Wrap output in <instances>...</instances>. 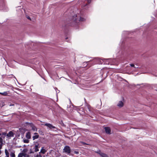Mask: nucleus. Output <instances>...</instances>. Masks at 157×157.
Here are the masks:
<instances>
[{"mask_svg":"<svg viewBox=\"0 0 157 157\" xmlns=\"http://www.w3.org/2000/svg\"><path fill=\"white\" fill-rule=\"evenodd\" d=\"M69 154L71 152V149H70V147H69Z\"/></svg>","mask_w":157,"mask_h":157,"instance_id":"nucleus-34","label":"nucleus"},{"mask_svg":"<svg viewBox=\"0 0 157 157\" xmlns=\"http://www.w3.org/2000/svg\"><path fill=\"white\" fill-rule=\"evenodd\" d=\"M90 61H91V60H90V61H87V62H84V63H88L87 64V65H89V63H90Z\"/></svg>","mask_w":157,"mask_h":157,"instance_id":"nucleus-28","label":"nucleus"},{"mask_svg":"<svg viewBox=\"0 0 157 157\" xmlns=\"http://www.w3.org/2000/svg\"><path fill=\"white\" fill-rule=\"evenodd\" d=\"M36 157H42V156L40 155V154H37L36 155Z\"/></svg>","mask_w":157,"mask_h":157,"instance_id":"nucleus-25","label":"nucleus"},{"mask_svg":"<svg viewBox=\"0 0 157 157\" xmlns=\"http://www.w3.org/2000/svg\"><path fill=\"white\" fill-rule=\"evenodd\" d=\"M117 105L120 108H121L124 106V103L122 101H120Z\"/></svg>","mask_w":157,"mask_h":157,"instance_id":"nucleus-7","label":"nucleus"},{"mask_svg":"<svg viewBox=\"0 0 157 157\" xmlns=\"http://www.w3.org/2000/svg\"><path fill=\"white\" fill-rule=\"evenodd\" d=\"M93 65V64H91L89 66V67H90L91 66H92Z\"/></svg>","mask_w":157,"mask_h":157,"instance_id":"nucleus-36","label":"nucleus"},{"mask_svg":"<svg viewBox=\"0 0 157 157\" xmlns=\"http://www.w3.org/2000/svg\"><path fill=\"white\" fill-rule=\"evenodd\" d=\"M26 151L27 150L26 149H24L23 150V151L24 152H25V151Z\"/></svg>","mask_w":157,"mask_h":157,"instance_id":"nucleus-32","label":"nucleus"},{"mask_svg":"<svg viewBox=\"0 0 157 157\" xmlns=\"http://www.w3.org/2000/svg\"><path fill=\"white\" fill-rule=\"evenodd\" d=\"M69 140H70V139H71V137H69Z\"/></svg>","mask_w":157,"mask_h":157,"instance_id":"nucleus-39","label":"nucleus"},{"mask_svg":"<svg viewBox=\"0 0 157 157\" xmlns=\"http://www.w3.org/2000/svg\"><path fill=\"white\" fill-rule=\"evenodd\" d=\"M87 109H88L89 111L90 112H92V109L90 105H87Z\"/></svg>","mask_w":157,"mask_h":157,"instance_id":"nucleus-15","label":"nucleus"},{"mask_svg":"<svg viewBox=\"0 0 157 157\" xmlns=\"http://www.w3.org/2000/svg\"><path fill=\"white\" fill-rule=\"evenodd\" d=\"M14 135V134L13 132L12 131H10L9 132V133L6 134V136L8 137H13Z\"/></svg>","mask_w":157,"mask_h":157,"instance_id":"nucleus-5","label":"nucleus"},{"mask_svg":"<svg viewBox=\"0 0 157 157\" xmlns=\"http://www.w3.org/2000/svg\"><path fill=\"white\" fill-rule=\"evenodd\" d=\"M80 143L82 144L83 145H90L89 144H87L84 142H83V141H81L80 142Z\"/></svg>","mask_w":157,"mask_h":157,"instance_id":"nucleus-19","label":"nucleus"},{"mask_svg":"<svg viewBox=\"0 0 157 157\" xmlns=\"http://www.w3.org/2000/svg\"><path fill=\"white\" fill-rule=\"evenodd\" d=\"M5 153L6 155V157H9V154L7 150L6 149L5 150Z\"/></svg>","mask_w":157,"mask_h":157,"instance_id":"nucleus-16","label":"nucleus"},{"mask_svg":"<svg viewBox=\"0 0 157 157\" xmlns=\"http://www.w3.org/2000/svg\"><path fill=\"white\" fill-rule=\"evenodd\" d=\"M63 152L69 154V146H65L63 150Z\"/></svg>","mask_w":157,"mask_h":157,"instance_id":"nucleus-3","label":"nucleus"},{"mask_svg":"<svg viewBox=\"0 0 157 157\" xmlns=\"http://www.w3.org/2000/svg\"><path fill=\"white\" fill-rule=\"evenodd\" d=\"M29 157V155L25 153H20L19 154L18 157Z\"/></svg>","mask_w":157,"mask_h":157,"instance_id":"nucleus-2","label":"nucleus"},{"mask_svg":"<svg viewBox=\"0 0 157 157\" xmlns=\"http://www.w3.org/2000/svg\"><path fill=\"white\" fill-rule=\"evenodd\" d=\"M1 149V148H0V149Z\"/></svg>","mask_w":157,"mask_h":157,"instance_id":"nucleus-43","label":"nucleus"},{"mask_svg":"<svg viewBox=\"0 0 157 157\" xmlns=\"http://www.w3.org/2000/svg\"><path fill=\"white\" fill-rule=\"evenodd\" d=\"M14 104H11L10 105V106H14Z\"/></svg>","mask_w":157,"mask_h":157,"instance_id":"nucleus-31","label":"nucleus"},{"mask_svg":"<svg viewBox=\"0 0 157 157\" xmlns=\"http://www.w3.org/2000/svg\"><path fill=\"white\" fill-rule=\"evenodd\" d=\"M2 135H5V136H6V132H3V133H2Z\"/></svg>","mask_w":157,"mask_h":157,"instance_id":"nucleus-29","label":"nucleus"},{"mask_svg":"<svg viewBox=\"0 0 157 157\" xmlns=\"http://www.w3.org/2000/svg\"><path fill=\"white\" fill-rule=\"evenodd\" d=\"M34 135H35L33 137V140L38 139L39 137V135L37 133H35Z\"/></svg>","mask_w":157,"mask_h":157,"instance_id":"nucleus-8","label":"nucleus"},{"mask_svg":"<svg viewBox=\"0 0 157 157\" xmlns=\"http://www.w3.org/2000/svg\"><path fill=\"white\" fill-rule=\"evenodd\" d=\"M39 132L41 134H43V132L41 130H39Z\"/></svg>","mask_w":157,"mask_h":157,"instance_id":"nucleus-26","label":"nucleus"},{"mask_svg":"<svg viewBox=\"0 0 157 157\" xmlns=\"http://www.w3.org/2000/svg\"><path fill=\"white\" fill-rule=\"evenodd\" d=\"M25 137L28 139L31 138V133L30 132H27L26 133Z\"/></svg>","mask_w":157,"mask_h":157,"instance_id":"nucleus-9","label":"nucleus"},{"mask_svg":"<svg viewBox=\"0 0 157 157\" xmlns=\"http://www.w3.org/2000/svg\"><path fill=\"white\" fill-rule=\"evenodd\" d=\"M84 100L85 101H86V99L85 98H84Z\"/></svg>","mask_w":157,"mask_h":157,"instance_id":"nucleus-38","label":"nucleus"},{"mask_svg":"<svg viewBox=\"0 0 157 157\" xmlns=\"http://www.w3.org/2000/svg\"><path fill=\"white\" fill-rule=\"evenodd\" d=\"M104 129L106 133L107 134H111V129L109 127H105L104 128Z\"/></svg>","mask_w":157,"mask_h":157,"instance_id":"nucleus-4","label":"nucleus"},{"mask_svg":"<svg viewBox=\"0 0 157 157\" xmlns=\"http://www.w3.org/2000/svg\"><path fill=\"white\" fill-rule=\"evenodd\" d=\"M8 93V91H6L3 93L0 92V94L4 96H6L7 95Z\"/></svg>","mask_w":157,"mask_h":157,"instance_id":"nucleus-12","label":"nucleus"},{"mask_svg":"<svg viewBox=\"0 0 157 157\" xmlns=\"http://www.w3.org/2000/svg\"><path fill=\"white\" fill-rule=\"evenodd\" d=\"M69 108H70V107H69Z\"/></svg>","mask_w":157,"mask_h":157,"instance_id":"nucleus-41","label":"nucleus"},{"mask_svg":"<svg viewBox=\"0 0 157 157\" xmlns=\"http://www.w3.org/2000/svg\"><path fill=\"white\" fill-rule=\"evenodd\" d=\"M91 0H87V2L88 3V4H89L91 2Z\"/></svg>","mask_w":157,"mask_h":157,"instance_id":"nucleus-27","label":"nucleus"},{"mask_svg":"<svg viewBox=\"0 0 157 157\" xmlns=\"http://www.w3.org/2000/svg\"><path fill=\"white\" fill-rule=\"evenodd\" d=\"M32 129L34 131H37L36 128L34 126H32Z\"/></svg>","mask_w":157,"mask_h":157,"instance_id":"nucleus-21","label":"nucleus"},{"mask_svg":"<svg viewBox=\"0 0 157 157\" xmlns=\"http://www.w3.org/2000/svg\"><path fill=\"white\" fill-rule=\"evenodd\" d=\"M69 102H70V103H71L72 104V106L74 107V109L75 108L76 109L77 108V107L75 106H74V105L72 103L70 99H69Z\"/></svg>","mask_w":157,"mask_h":157,"instance_id":"nucleus-22","label":"nucleus"},{"mask_svg":"<svg viewBox=\"0 0 157 157\" xmlns=\"http://www.w3.org/2000/svg\"><path fill=\"white\" fill-rule=\"evenodd\" d=\"M3 140L1 137H0V148H2V145Z\"/></svg>","mask_w":157,"mask_h":157,"instance_id":"nucleus-14","label":"nucleus"},{"mask_svg":"<svg viewBox=\"0 0 157 157\" xmlns=\"http://www.w3.org/2000/svg\"><path fill=\"white\" fill-rule=\"evenodd\" d=\"M39 145H36L35 147L34 148V151L35 152H37L39 151Z\"/></svg>","mask_w":157,"mask_h":157,"instance_id":"nucleus-13","label":"nucleus"},{"mask_svg":"<svg viewBox=\"0 0 157 157\" xmlns=\"http://www.w3.org/2000/svg\"><path fill=\"white\" fill-rule=\"evenodd\" d=\"M2 135V134L1 133H0V136H1Z\"/></svg>","mask_w":157,"mask_h":157,"instance_id":"nucleus-40","label":"nucleus"},{"mask_svg":"<svg viewBox=\"0 0 157 157\" xmlns=\"http://www.w3.org/2000/svg\"><path fill=\"white\" fill-rule=\"evenodd\" d=\"M100 151H99L97 152V153L99 154V153H100Z\"/></svg>","mask_w":157,"mask_h":157,"instance_id":"nucleus-35","label":"nucleus"},{"mask_svg":"<svg viewBox=\"0 0 157 157\" xmlns=\"http://www.w3.org/2000/svg\"><path fill=\"white\" fill-rule=\"evenodd\" d=\"M67 39H68V37H66L65 38V39H66V40H67Z\"/></svg>","mask_w":157,"mask_h":157,"instance_id":"nucleus-37","label":"nucleus"},{"mask_svg":"<svg viewBox=\"0 0 157 157\" xmlns=\"http://www.w3.org/2000/svg\"><path fill=\"white\" fill-rule=\"evenodd\" d=\"M75 153L76 154H78L79 153V152L78 151H75Z\"/></svg>","mask_w":157,"mask_h":157,"instance_id":"nucleus-30","label":"nucleus"},{"mask_svg":"<svg viewBox=\"0 0 157 157\" xmlns=\"http://www.w3.org/2000/svg\"><path fill=\"white\" fill-rule=\"evenodd\" d=\"M99 154L101 156V157H109L106 154L101 152V151H100V153H99Z\"/></svg>","mask_w":157,"mask_h":157,"instance_id":"nucleus-10","label":"nucleus"},{"mask_svg":"<svg viewBox=\"0 0 157 157\" xmlns=\"http://www.w3.org/2000/svg\"><path fill=\"white\" fill-rule=\"evenodd\" d=\"M10 155L11 157H15V155L13 152H11L10 154Z\"/></svg>","mask_w":157,"mask_h":157,"instance_id":"nucleus-20","label":"nucleus"},{"mask_svg":"<svg viewBox=\"0 0 157 157\" xmlns=\"http://www.w3.org/2000/svg\"><path fill=\"white\" fill-rule=\"evenodd\" d=\"M130 65L131 67H134V68H137L138 67H136L133 64H130Z\"/></svg>","mask_w":157,"mask_h":157,"instance_id":"nucleus-23","label":"nucleus"},{"mask_svg":"<svg viewBox=\"0 0 157 157\" xmlns=\"http://www.w3.org/2000/svg\"><path fill=\"white\" fill-rule=\"evenodd\" d=\"M156 90V91H157V90Z\"/></svg>","mask_w":157,"mask_h":157,"instance_id":"nucleus-42","label":"nucleus"},{"mask_svg":"<svg viewBox=\"0 0 157 157\" xmlns=\"http://www.w3.org/2000/svg\"><path fill=\"white\" fill-rule=\"evenodd\" d=\"M26 17L30 21H31V18H30V17H29V16L26 15Z\"/></svg>","mask_w":157,"mask_h":157,"instance_id":"nucleus-24","label":"nucleus"},{"mask_svg":"<svg viewBox=\"0 0 157 157\" xmlns=\"http://www.w3.org/2000/svg\"><path fill=\"white\" fill-rule=\"evenodd\" d=\"M46 151V150L44 149V147H42L41 150L40 151V152H39V153L40 154V153L41 152L43 154H44Z\"/></svg>","mask_w":157,"mask_h":157,"instance_id":"nucleus-11","label":"nucleus"},{"mask_svg":"<svg viewBox=\"0 0 157 157\" xmlns=\"http://www.w3.org/2000/svg\"><path fill=\"white\" fill-rule=\"evenodd\" d=\"M23 141L24 143H28L29 142V140L28 139H24L23 140Z\"/></svg>","mask_w":157,"mask_h":157,"instance_id":"nucleus-18","label":"nucleus"},{"mask_svg":"<svg viewBox=\"0 0 157 157\" xmlns=\"http://www.w3.org/2000/svg\"><path fill=\"white\" fill-rule=\"evenodd\" d=\"M88 4H86L84 6V7H85L86 6H87Z\"/></svg>","mask_w":157,"mask_h":157,"instance_id":"nucleus-33","label":"nucleus"},{"mask_svg":"<svg viewBox=\"0 0 157 157\" xmlns=\"http://www.w3.org/2000/svg\"><path fill=\"white\" fill-rule=\"evenodd\" d=\"M68 11H66L63 14V16L65 17H68Z\"/></svg>","mask_w":157,"mask_h":157,"instance_id":"nucleus-17","label":"nucleus"},{"mask_svg":"<svg viewBox=\"0 0 157 157\" xmlns=\"http://www.w3.org/2000/svg\"><path fill=\"white\" fill-rule=\"evenodd\" d=\"M44 125L48 127L50 129H52L53 128H55V127L53 126L52 124L48 123H46Z\"/></svg>","mask_w":157,"mask_h":157,"instance_id":"nucleus-6","label":"nucleus"},{"mask_svg":"<svg viewBox=\"0 0 157 157\" xmlns=\"http://www.w3.org/2000/svg\"><path fill=\"white\" fill-rule=\"evenodd\" d=\"M71 14H69V26H73L76 27V29L78 28V26L80 25L81 22L86 21V19L82 17L79 14H77L73 15V13H71V12L74 13V11H71Z\"/></svg>","mask_w":157,"mask_h":157,"instance_id":"nucleus-1","label":"nucleus"}]
</instances>
